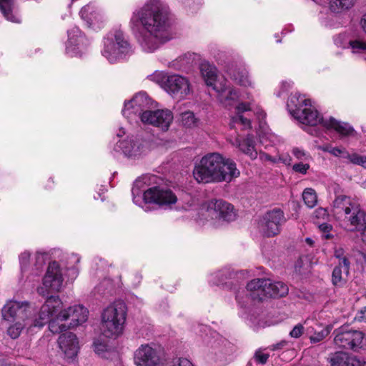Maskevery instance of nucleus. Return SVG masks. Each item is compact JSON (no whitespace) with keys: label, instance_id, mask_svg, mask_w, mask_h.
I'll return each instance as SVG.
<instances>
[{"label":"nucleus","instance_id":"obj_1","mask_svg":"<svg viewBox=\"0 0 366 366\" xmlns=\"http://www.w3.org/2000/svg\"><path fill=\"white\" fill-rule=\"evenodd\" d=\"M170 21L169 8L162 0H148L133 12L130 24L142 51L153 53L172 39Z\"/></svg>","mask_w":366,"mask_h":366},{"label":"nucleus","instance_id":"obj_2","mask_svg":"<svg viewBox=\"0 0 366 366\" xmlns=\"http://www.w3.org/2000/svg\"><path fill=\"white\" fill-rule=\"evenodd\" d=\"M63 303L58 296L49 297L41 305L34 325L44 327L49 324V330L54 334L84 323L88 318V310L81 305L62 310Z\"/></svg>","mask_w":366,"mask_h":366},{"label":"nucleus","instance_id":"obj_3","mask_svg":"<svg viewBox=\"0 0 366 366\" xmlns=\"http://www.w3.org/2000/svg\"><path fill=\"white\" fill-rule=\"evenodd\" d=\"M240 174L236 163L219 152H209L197 162L193 177L198 183L231 182Z\"/></svg>","mask_w":366,"mask_h":366},{"label":"nucleus","instance_id":"obj_4","mask_svg":"<svg viewBox=\"0 0 366 366\" xmlns=\"http://www.w3.org/2000/svg\"><path fill=\"white\" fill-rule=\"evenodd\" d=\"M287 107L290 114L301 124L310 126L320 124L326 129H333L342 136H349L354 131L347 123L338 122L331 117H322L311 100L297 92L290 96Z\"/></svg>","mask_w":366,"mask_h":366},{"label":"nucleus","instance_id":"obj_5","mask_svg":"<svg viewBox=\"0 0 366 366\" xmlns=\"http://www.w3.org/2000/svg\"><path fill=\"white\" fill-rule=\"evenodd\" d=\"M142 181L137 179L132 192L133 202L144 211L150 210L149 204H154L163 209H172L177 202V197L173 191L167 187L155 186L144 191L142 199Z\"/></svg>","mask_w":366,"mask_h":366},{"label":"nucleus","instance_id":"obj_6","mask_svg":"<svg viewBox=\"0 0 366 366\" xmlns=\"http://www.w3.org/2000/svg\"><path fill=\"white\" fill-rule=\"evenodd\" d=\"M200 72L207 86H212L217 93V99L226 108L230 109L238 102L237 90L230 86L224 78H218L217 68L204 61L200 64Z\"/></svg>","mask_w":366,"mask_h":366},{"label":"nucleus","instance_id":"obj_7","mask_svg":"<svg viewBox=\"0 0 366 366\" xmlns=\"http://www.w3.org/2000/svg\"><path fill=\"white\" fill-rule=\"evenodd\" d=\"M127 307L122 301H115L102 314L101 330L104 336L117 338L123 332L126 321Z\"/></svg>","mask_w":366,"mask_h":366},{"label":"nucleus","instance_id":"obj_8","mask_svg":"<svg viewBox=\"0 0 366 366\" xmlns=\"http://www.w3.org/2000/svg\"><path fill=\"white\" fill-rule=\"evenodd\" d=\"M102 56L112 64L124 59L133 53L132 46L128 38L121 30L109 32L104 38Z\"/></svg>","mask_w":366,"mask_h":366},{"label":"nucleus","instance_id":"obj_9","mask_svg":"<svg viewBox=\"0 0 366 366\" xmlns=\"http://www.w3.org/2000/svg\"><path fill=\"white\" fill-rule=\"evenodd\" d=\"M64 277L60 264L53 261L49 263L46 273L42 278V285L37 287V292L43 297L50 293L59 292L63 287Z\"/></svg>","mask_w":366,"mask_h":366},{"label":"nucleus","instance_id":"obj_10","mask_svg":"<svg viewBox=\"0 0 366 366\" xmlns=\"http://www.w3.org/2000/svg\"><path fill=\"white\" fill-rule=\"evenodd\" d=\"M269 279L260 278L251 280L247 285L246 290L239 289L236 293V300L242 306H244L249 299L262 301L269 297L267 295Z\"/></svg>","mask_w":366,"mask_h":366},{"label":"nucleus","instance_id":"obj_11","mask_svg":"<svg viewBox=\"0 0 366 366\" xmlns=\"http://www.w3.org/2000/svg\"><path fill=\"white\" fill-rule=\"evenodd\" d=\"M286 222L284 212L279 208L267 212L259 222L261 232L266 237H274L280 234L282 225Z\"/></svg>","mask_w":366,"mask_h":366},{"label":"nucleus","instance_id":"obj_12","mask_svg":"<svg viewBox=\"0 0 366 366\" xmlns=\"http://www.w3.org/2000/svg\"><path fill=\"white\" fill-rule=\"evenodd\" d=\"M164 84V90L174 99H184L192 93L189 79L179 74H170Z\"/></svg>","mask_w":366,"mask_h":366},{"label":"nucleus","instance_id":"obj_13","mask_svg":"<svg viewBox=\"0 0 366 366\" xmlns=\"http://www.w3.org/2000/svg\"><path fill=\"white\" fill-rule=\"evenodd\" d=\"M205 215L211 219H223L231 222L235 219L234 207L223 199H213L209 202Z\"/></svg>","mask_w":366,"mask_h":366},{"label":"nucleus","instance_id":"obj_14","mask_svg":"<svg viewBox=\"0 0 366 366\" xmlns=\"http://www.w3.org/2000/svg\"><path fill=\"white\" fill-rule=\"evenodd\" d=\"M32 310L33 309L28 302L9 300L2 309V316L6 320L25 321L32 320L29 317Z\"/></svg>","mask_w":366,"mask_h":366},{"label":"nucleus","instance_id":"obj_15","mask_svg":"<svg viewBox=\"0 0 366 366\" xmlns=\"http://www.w3.org/2000/svg\"><path fill=\"white\" fill-rule=\"evenodd\" d=\"M66 54L69 56H80L89 44V40L78 27L74 26L67 31Z\"/></svg>","mask_w":366,"mask_h":366},{"label":"nucleus","instance_id":"obj_16","mask_svg":"<svg viewBox=\"0 0 366 366\" xmlns=\"http://www.w3.org/2000/svg\"><path fill=\"white\" fill-rule=\"evenodd\" d=\"M117 147L119 149V151L131 158L139 157L149 151L148 143L146 141L133 136L119 140Z\"/></svg>","mask_w":366,"mask_h":366},{"label":"nucleus","instance_id":"obj_17","mask_svg":"<svg viewBox=\"0 0 366 366\" xmlns=\"http://www.w3.org/2000/svg\"><path fill=\"white\" fill-rule=\"evenodd\" d=\"M335 344L341 348L355 349L359 347L362 340L364 335L357 330H347L345 327H340L335 331Z\"/></svg>","mask_w":366,"mask_h":366},{"label":"nucleus","instance_id":"obj_18","mask_svg":"<svg viewBox=\"0 0 366 366\" xmlns=\"http://www.w3.org/2000/svg\"><path fill=\"white\" fill-rule=\"evenodd\" d=\"M173 118V114L169 109L145 111L141 115V121L143 123L158 127L162 131L168 130Z\"/></svg>","mask_w":366,"mask_h":366},{"label":"nucleus","instance_id":"obj_19","mask_svg":"<svg viewBox=\"0 0 366 366\" xmlns=\"http://www.w3.org/2000/svg\"><path fill=\"white\" fill-rule=\"evenodd\" d=\"M149 104L148 96L144 92H140L136 94L131 101L125 102L122 114L127 119H133L137 117L141 119V115L146 111L144 109Z\"/></svg>","mask_w":366,"mask_h":366},{"label":"nucleus","instance_id":"obj_20","mask_svg":"<svg viewBox=\"0 0 366 366\" xmlns=\"http://www.w3.org/2000/svg\"><path fill=\"white\" fill-rule=\"evenodd\" d=\"M137 366H162L163 363L157 351L148 345H142L135 352Z\"/></svg>","mask_w":366,"mask_h":366},{"label":"nucleus","instance_id":"obj_21","mask_svg":"<svg viewBox=\"0 0 366 366\" xmlns=\"http://www.w3.org/2000/svg\"><path fill=\"white\" fill-rule=\"evenodd\" d=\"M358 203L352 197L346 195H339L335 197L332 203V212L337 219L345 220Z\"/></svg>","mask_w":366,"mask_h":366},{"label":"nucleus","instance_id":"obj_22","mask_svg":"<svg viewBox=\"0 0 366 366\" xmlns=\"http://www.w3.org/2000/svg\"><path fill=\"white\" fill-rule=\"evenodd\" d=\"M58 344L66 358L72 359L77 355L79 345L78 339L74 333L66 332L61 334L59 337Z\"/></svg>","mask_w":366,"mask_h":366},{"label":"nucleus","instance_id":"obj_23","mask_svg":"<svg viewBox=\"0 0 366 366\" xmlns=\"http://www.w3.org/2000/svg\"><path fill=\"white\" fill-rule=\"evenodd\" d=\"M80 16L89 27L99 29L102 26L103 15L94 4H89L84 6L80 11Z\"/></svg>","mask_w":366,"mask_h":366},{"label":"nucleus","instance_id":"obj_24","mask_svg":"<svg viewBox=\"0 0 366 366\" xmlns=\"http://www.w3.org/2000/svg\"><path fill=\"white\" fill-rule=\"evenodd\" d=\"M345 221L351 227V231L361 232L362 234L366 230V212L359 204L346 216Z\"/></svg>","mask_w":366,"mask_h":366},{"label":"nucleus","instance_id":"obj_25","mask_svg":"<svg viewBox=\"0 0 366 366\" xmlns=\"http://www.w3.org/2000/svg\"><path fill=\"white\" fill-rule=\"evenodd\" d=\"M251 104L249 103H239L235 107V114L231 117L230 127L235 128L237 124L242 127L243 129L251 128V121L246 114L251 111Z\"/></svg>","mask_w":366,"mask_h":366},{"label":"nucleus","instance_id":"obj_26","mask_svg":"<svg viewBox=\"0 0 366 366\" xmlns=\"http://www.w3.org/2000/svg\"><path fill=\"white\" fill-rule=\"evenodd\" d=\"M229 142L244 154L248 155L252 159L257 157V152L255 149V144L253 137L248 135L245 139L241 140L239 137H230Z\"/></svg>","mask_w":366,"mask_h":366},{"label":"nucleus","instance_id":"obj_27","mask_svg":"<svg viewBox=\"0 0 366 366\" xmlns=\"http://www.w3.org/2000/svg\"><path fill=\"white\" fill-rule=\"evenodd\" d=\"M344 36L340 35L335 39V44L339 47L350 49L355 54L362 55L366 59V41L357 39L342 42Z\"/></svg>","mask_w":366,"mask_h":366},{"label":"nucleus","instance_id":"obj_28","mask_svg":"<svg viewBox=\"0 0 366 366\" xmlns=\"http://www.w3.org/2000/svg\"><path fill=\"white\" fill-rule=\"evenodd\" d=\"M350 263L347 257H343L337 265L332 274V282L335 286H341L346 282L349 274Z\"/></svg>","mask_w":366,"mask_h":366},{"label":"nucleus","instance_id":"obj_29","mask_svg":"<svg viewBox=\"0 0 366 366\" xmlns=\"http://www.w3.org/2000/svg\"><path fill=\"white\" fill-rule=\"evenodd\" d=\"M228 75L238 84L243 86L251 85V81L246 69L237 65H232L227 68Z\"/></svg>","mask_w":366,"mask_h":366},{"label":"nucleus","instance_id":"obj_30","mask_svg":"<svg viewBox=\"0 0 366 366\" xmlns=\"http://www.w3.org/2000/svg\"><path fill=\"white\" fill-rule=\"evenodd\" d=\"M48 260V254L43 252H36L31 260L29 276L38 277L44 271L45 264Z\"/></svg>","mask_w":366,"mask_h":366},{"label":"nucleus","instance_id":"obj_31","mask_svg":"<svg viewBox=\"0 0 366 366\" xmlns=\"http://www.w3.org/2000/svg\"><path fill=\"white\" fill-rule=\"evenodd\" d=\"M38 317V314L32 318V320H27L25 321H22L21 322V320H16V322L11 325L7 330L8 335L13 339L17 338L21 332H22L23 329L24 327H27L28 330H31L32 327H38L41 328L42 327H39L36 325H34V321Z\"/></svg>","mask_w":366,"mask_h":366},{"label":"nucleus","instance_id":"obj_32","mask_svg":"<svg viewBox=\"0 0 366 366\" xmlns=\"http://www.w3.org/2000/svg\"><path fill=\"white\" fill-rule=\"evenodd\" d=\"M268 291L267 295L269 297L277 298L287 295L289 292V288L287 285L282 282H272L269 279V284H267Z\"/></svg>","mask_w":366,"mask_h":366},{"label":"nucleus","instance_id":"obj_33","mask_svg":"<svg viewBox=\"0 0 366 366\" xmlns=\"http://www.w3.org/2000/svg\"><path fill=\"white\" fill-rule=\"evenodd\" d=\"M14 7V0H0V11L3 14L4 16L8 21L19 23L20 22V19L16 14L13 13Z\"/></svg>","mask_w":366,"mask_h":366},{"label":"nucleus","instance_id":"obj_34","mask_svg":"<svg viewBox=\"0 0 366 366\" xmlns=\"http://www.w3.org/2000/svg\"><path fill=\"white\" fill-rule=\"evenodd\" d=\"M329 8L332 12L339 13L352 7L356 0H328Z\"/></svg>","mask_w":366,"mask_h":366},{"label":"nucleus","instance_id":"obj_35","mask_svg":"<svg viewBox=\"0 0 366 366\" xmlns=\"http://www.w3.org/2000/svg\"><path fill=\"white\" fill-rule=\"evenodd\" d=\"M226 340L218 335L212 337L208 342V347L212 354L217 355V352L222 353Z\"/></svg>","mask_w":366,"mask_h":366},{"label":"nucleus","instance_id":"obj_36","mask_svg":"<svg viewBox=\"0 0 366 366\" xmlns=\"http://www.w3.org/2000/svg\"><path fill=\"white\" fill-rule=\"evenodd\" d=\"M352 355L343 352L333 354L330 358L331 366H349V362Z\"/></svg>","mask_w":366,"mask_h":366},{"label":"nucleus","instance_id":"obj_37","mask_svg":"<svg viewBox=\"0 0 366 366\" xmlns=\"http://www.w3.org/2000/svg\"><path fill=\"white\" fill-rule=\"evenodd\" d=\"M31 254L29 251H24L19 255V264L21 268V273L23 276H26V279L29 278V273L31 262L30 261Z\"/></svg>","mask_w":366,"mask_h":366},{"label":"nucleus","instance_id":"obj_38","mask_svg":"<svg viewBox=\"0 0 366 366\" xmlns=\"http://www.w3.org/2000/svg\"><path fill=\"white\" fill-rule=\"evenodd\" d=\"M302 198L305 204L310 208H312L317 204V194L315 191L312 188H307L304 190Z\"/></svg>","mask_w":366,"mask_h":366},{"label":"nucleus","instance_id":"obj_39","mask_svg":"<svg viewBox=\"0 0 366 366\" xmlns=\"http://www.w3.org/2000/svg\"><path fill=\"white\" fill-rule=\"evenodd\" d=\"M232 275V272L227 269H224L212 274L210 282L214 285L224 284L225 280L230 278Z\"/></svg>","mask_w":366,"mask_h":366},{"label":"nucleus","instance_id":"obj_40","mask_svg":"<svg viewBox=\"0 0 366 366\" xmlns=\"http://www.w3.org/2000/svg\"><path fill=\"white\" fill-rule=\"evenodd\" d=\"M181 122L184 127L192 128L197 125V119L193 112L188 111L181 114Z\"/></svg>","mask_w":366,"mask_h":366},{"label":"nucleus","instance_id":"obj_41","mask_svg":"<svg viewBox=\"0 0 366 366\" xmlns=\"http://www.w3.org/2000/svg\"><path fill=\"white\" fill-rule=\"evenodd\" d=\"M170 74H167L164 71H155L154 73L149 75L147 79L153 82L158 84L164 89V84H166L167 77Z\"/></svg>","mask_w":366,"mask_h":366},{"label":"nucleus","instance_id":"obj_42","mask_svg":"<svg viewBox=\"0 0 366 366\" xmlns=\"http://www.w3.org/2000/svg\"><path fill=\"white\" fill-rule=\"evenodd\" d=\"M291 152L294 157L300 162H310L312 160L310 153L302 148L295 147L292 149Z\"/></svg>","mask_w":366,"mask_h":366},{"label":"nucleus","instance_id":"obj_43","mask_svg":"<svg viewBox=\"0 0 366 366\" xmlns=\"http://www.w3.org/2000/svg\"><path fill=\"white\" fill-rule=\"evenodd\" d=\"M331 328L327 326L323 328L320 332H315L310 337V342L312 343H317L323 340L330 332Z\"/></svg>","mask_w":366,"mask_h":366},{"label":"nucleus","instance_id":"obj_44","mask_svg":"<svg viewBox=\"0 0 366 366\" xmlns=\"http://www.w3.org/2000/svg\"><path fill=\"white\" fill-rule=\"evenodd\" d=\"M348 160L353 164L366 169V155L362 156L354 152L350 156H348Z\"/></svg>","mask_w":366,"mask_h":366},{"label":"nucleus","instance_id":"obj_45","mask_svg":"<svg viewBox=\"0 0 366 366\" xmlns=\"http://www.w3.org/2000/svg\"><path fill=\"white\" fill-rule=\"evenodd\" d=\"M310 168L309 162H300L292 165V171L295 173H298L305 175L307 173Z\"/></svg>","mask_w":366,"mask_h":366},{"label":"nucleus","instance_id":"obj_46","mask_svg":"<svg viewBox=\"0 0 366 366\" xmlns=\"http://www.w3.org/2000/svg\"><path fill=\"white\" fill-rule=\"evenodd\" d=\"M330 154L335 157H342L347 159L348 156L351 155L345 148L340 147H332Z\"/></svg>","mask_w":366,"mask_h":366},{"label":"nucleus","instance_id":"obj_47","mask_svg":"<svg viewBox=\"0 0 366 366\" xmlns=\"http://www.w3.org/2000/svg\"><path fill=\"white\" fill-rule=\"evenodd\" d=\"M305 327L302 324L296 325L290 332V336L292 338H299L304 333Z\"/></svg>","mask_w":366,"mask_h":366},{"label":"nucleus","instance_id":"obj_48","mask_svg":"<svg viewBox=\"0 0 366 366\" xmlns=\"http://www.w3.org/2000/svg\"><path fill=\"white\" fill-rule=\"evenodd\" d=\"M320 229L322 232V236L325 239H330L332 235L330 234V232L332 229V226L327 223H323L320 224Z\"/></svg>","mask_w":366,"mask_h":366},{"label":"nucleus","instance_id":"obj_49","mask_svg":"<svg viewBox=\"0 0 366 366\" xmlns=\"http://www.w3.org/2000/svg\"><path fill=\"white\" fill-rule=\"evenodd\" d=\"M292 86V82L290 81H283L280 84V90L277 92V97H281L282 94L287 92Z\"/></svg>","mask_w":366,"mask_h":366},{"label":"nucleus","instance_id":"obj_50","mask_svg":"<svg viewBox=\"0 0 366 366\" xmlns=\"http://www.w3.org/2000/svg\"><path fill=\"white\" fill-rule=\"evenodd\" d=\"M269 354L264 353L261 351H257L254 355V359L257 362H258L260 364H264L267 362L268 358H269Z\"/></svg>","mask_w":366,"mask_h":366},{"label":"nucleus","instance_id":"obj_51","mask_svg":"<svg viewBox=\"0 0 366 366\" xmlns=\"http://www.w3.org/2000/svg\"><path fill=\"white\" fill-rule=\"evenodd\" d=\"M277 162H281L285 165H291L292 163V159L289 154H282L277 158Z\"/></svg>","mask_w":366,"mask_h":366},{"label":"nucleus","instance_id":"obj_52","mask_svg":"<svg viewBox=\"0 0 366 366\" xmlns=\"http://www.w3.org/2000/svg\"><path fill=\"white\" fill-rule=\"evenodd\" d=\"M355 320L360 322H366V307L361 308L356 314Z\"/></svg>","mask_w":366,"mask_h":366},{"label":"nucleus","instance_id":"obj_53","mask_svg":"<svg viewBox=\"0 0 366 366\" xmlns=\"http://www.w3.org/2000/svg\"><path fill=\"white\" fill-rule=\"evenodd\" d=\"M265 139H267L272 144L278 141V137L275 134L269 132H267L260 137L261 142L264 143Z\"/></svg>","mask_w":366,"mask_h":366},{"label":"nucleus","instance_id":"obj_54","mask_svg":"<svg viewBox=\"0 0 366 366\" xmlns=\"http://www.w3.org/2000/svg\"><path fill=\"white\" fill-rule=\"evenodd\" d=\"M349 362V366H366V362L357 358L355 356H351Z\"/></svg>","mask_w":366,"mask_h":366},{"label":"nucleus","instance_id":"obj_55","mask_svg":"<svg viewBox=\"0 0 366 366\" xmlns=\"http://www.w3.org/2000/svg\"><path fill=\"white\" fill-rule=\"evenodd\" d=\"M259 159L262 162H271L273 163L277 162V157H273L270 156L269 154L265 153V152H260L259 153Z\"/></svg>","mask_w":366,"mask_h":366},{"label":"nucleus","instance_id":"obj_56","mask_svg":"<svg viewBox=\"0 0 366 366\" xmlns=\"http://www.w3.org/2000/svg\"><path fill=\"white\" fill-rule=\"evenodd\" d=\"M67 270L69 272V276L71 280L76 279L79 274V268L76 265L71 267H67Z\"/></svg>","mask_w":366,"mask_h":366},{"label":"nucleus","instance_id":"obj_57","mask_svg":"<svg viewBox=\"0 0 366 366\" xmlns=\"http://www.w3.org/2000/svg\"><path fill=\"white\" fill-rule=\"evenodd\" d=\"M174 366H194V365L187 358H179L177 364H174Z\"/></svg>","mask_w":366,"mask_h":366},{"label":"nucleus","instance_id":"obj_58","mask_svg":"<svg viewBox=\"0 0 366 366\" xmlns=\"http://www.w3.org/2000/svg\"><path fill=\"white\" fill-rule=\"evenodd\" d=\"M94 348L97 352L100 353L101 352H103L106 350V345L104 344L95 341L94 342Z\"/></svg>","mask_w":366,"mask_h":366},{"label":"nucleus","instance_id":"obj_59","mask_svg":"<svg viewBox=\"0 0 366 366\" xmlns=\"http://www.w3.org/2000/svg\"><path fill=\"white\" fill-rule=\"evenodd\" d=\"M316 217H322L325 218L327 216V212L324 208H319L315 211Z\"/></svg>","mask_w":366,"mask_h":366},{"label":"nucleus","instance_id":"obj_60","mask_svg":"<svg viewBox=\"0 0 366 366\" xmlns=\"http://www.w3.org/2000/svg\"><path fill=\"white\" fill-rule=\"evenodd\" d=\"M335 257L339 259V262H340L343 257H345L343 256V250L342 249H335Z\"/></svg>","mask_w":366,"mask_h":366},{"label":"nucleus","instance_id":"obj_61","mask_svg":"<svg viewBox=\"0 0 366 366\" xmlns=\"http://www.w3.org/2000/svg\"><path fill=\"white\" fill-rule=\"evenodd\" d=\"M360 25L363 31L366 34V14L362 16L360 21Z\"/></svg>","mask_w":366,"mask_h":366},{"label":"nucleus","instance_id":"obj_62","mask_svg":"<svg viewBox=\"0 0 366 366\" xmlns=\"http://www.w3.org/2000/svg\"><path fill=\"white\" fill-rule=\"evenodd\" d=\"M69 261L71 263H79L80 261V258L76 254H71L69 257Z\"/></svg>","mask_w":366,"mask_h":366},{"label":"nucleus","instance_id":"obj_63","mask_svg":"<svg viewBox=\"0 0 366 366\" xmlns=\"http://www.w3.org/2000/svg\"><path fill=\"white\" fill-rule=\"evenodd\" d=\"M318 148L321 151L326 152H328L330 154L332 147L327 144V145L320 146Z\"/></svg>","mask_w":366,"mask_h":366},{"label":"nucleus","instance_id":"obj_64","mask_svg":"<svg viewBox=\"0 0 366 366\" xmlns=\"http://www.w3.org/2000/svg\"><path fill=\"white\" fill-rule=\"evenodd\" d=\"M125 134V130L124 128H119L118 132L117 133V136L118 137H122Z\"/></svg>","mask_w":366,"mask_h":366}]
</instances>
